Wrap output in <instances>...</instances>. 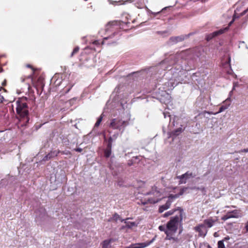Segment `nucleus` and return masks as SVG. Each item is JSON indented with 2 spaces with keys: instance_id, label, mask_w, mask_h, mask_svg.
Listing matches in <instances>:
<instances>
[{
  "instance_id": "f257e3e1",
  "label": "nucleus",
  "mask_w": 248,
  "mask_h": 248,
  "mask_svg": "<svg viewBox=\"0 0 248 248\" xmlns=\"http://www.w3.org/2000/svg\"><path fill=\"white\" fill-rule=\"evenodd\" d=\"M178 215L171 217L166 225V228L170 232V236L176 232L179 223L183 219V209L181 207H178Z\"/></svg>"
},
{
  "instance_id": "f03ea898",
  "label": "nucleus",
  "mask_w": 248,
  "mask_h": 248,
  "mask_svg": "<svg viewBox=\"0 0 248 248\" xmlns=\"http://www.w3.org/2000/svg\"><path fill=\"white\" fill-rule=\"evenodd\" d=\"M16 112L19 115L21 119L26 120V122H28L29 118L28 117L29 111L28 106L26 102L22 101H17L16 102Z\"/></svg>"
},
{
  "instance_id": "7ed1b4c3",
  "label": "nucleus",
  "mask_w": 248,
  "mask_h": 248,
  "mask_svg": "<svg viewBox=\"0 0 248 248\" xmlns=\"http://www.w3.org/2000/svg\"><path fill=\"white\" fill-rule=\"evenodd\" d=\"M129 124L128 121H123L119 118H113L110 120L109 127L112 129H116L119 131L124 129Z\"/></svg>"
},
{
  "instance_id": "20e7f679",
  "label": "nucleus",
  "mask_w": 248,
  "mask_h": 248,
  "mask_svg": "<svg viewBox=\"0 0 248 248\" xmlns=\"http://www.w3.org/2000/svg\"><path fill=\"white\" fill-rule=\"evenodd\" d=\"M147 194L153 196V197H150L147 200L149 203L154 204L158 202L162 199V193L160 190L155 186L152 187L151 190Z\"/></svg>"
},
{
  "instance_id": "39448f33",
  "label": "nucleus",
  "mask_w": 248,
  "mask_h": 248,
  "mask_svg": "<svg viewBox=\"0 0 248 248\" xmlns=\"http://www.w3.org/2000/svg\"><path fill=\"white\" fill-rule=\"evenodd\" d=\"M120 28V22L117 21H112L108 22L106 26V31H112L113 32V35L119 30Z\"/></svg>"
},
{
  "instance_id": "423d86ee",
  "label": "nucleus",
  "mask_w": 248,
  "mask_h": 248,
  "mask_svg": "<svg viewBox=\"0 0 248 248\" xmlns=\"http://www.w3.org/2000/svg\"><path fill=\"white\" fill-rule=\"evenodd\" d=\"M196 174L190 171H187L181 175L176 176V178L179 179V184H185L187 182V180L190 178L195 177Z\"/></svg>"
},
{
  "instance_id": "0eeeda50",
  "label": "nucleus",
  "mask_w": 248,
  "mask_h": 248,
  "mask_svg": "<svg viewBox=\"0 0 248 248\" xmlns=\"http://www.w3.org/2000/svg\"><path fill=\"white\" fill-rule=\"evenodd\" d=\"M178 197L177 195L170 194L168 197V200L164 205L160 206L158 209V212L160 213H162L164 211L167 210L170 207L171 204L173 201V200Z\"/></svg>"
},
{
  "instance_id": "6e6552de",
  "label": "nucleus",
  "mask_w": 248,
  "mask_h": 248,
  "mask_svg": "<svg viewBox=\"0 0 248 248\" xmlns=\"http://www.w3.org/2000/svg\"><path fill=\"white\" fill-rule=\"evenodd\" d=\"M155 238L156 236H155L154 238H152V240L150 241H148L143 243L132 244L129 246L126 247L124 248H145L153 243L155 240Z\"/></svg>"
},
{
  "instance_id": "1a4fd4ad",
  "label": "nucleus",
  "mask_w": 248,
  "mask_h": 248,
  "mask_svg": "<svg viewBox=\"0 0 248 248\" xmlns=\"http://www.w3.org/2000/svg\"><path fill=\"white\" fill-rule=\"evenodd\" d=\"M196 232L199 233V235L202 237H204L207 232V230L204 227V225L200 224L194 228Z\"/></svg>"
},
{
  "instance_id": "9d476101",
  "label": "nucleus",
  "mask_w": 248,
  "mask_h": 248,
  "mask_svg": "<svg viewBox=\"0 0 248 248\" xmlns=\"http://www.w3.org/2000/svg\"><path fill=\"white\" fill-rule=\"evenodd\" d=\"M227 30L228 28H225L223 29H220L218 31H214L212 34L208 35L207 36L206 39L207 41H209L210 39H212L213 37L223 33Z\"/></svg>"
},
{
  "instance_id": "9b49d317",
  "label": "nucleus",
  "mask_w": 248,
  "mask_h": 248,
  "mask_svg": "<svg viewBox=\"0 0 248 248\" xmlns=\"http://www.w3.org/2000/svg\"><path fill=\"white\" fill-rule=\"evenodd\" d=\"M217 220L214 219L212 217H210L207 219L204 220L203 224L202 225H204V227H207L208 228H211L214 224L216 222Z\"/></svg>"
},
{
  "instance_id": "f8f14e48",
  "label": "nucleus",
  "mask_w": 248,
  "mask_h": 248,
  "mask_svg": "<svg viewBox=\"0 0 248 248\" xmlns=\"http://www.w3.org/2000/svg\"><path fill=\"white\" fill-rule=\"evenodd\" d=\"M59 153H60V151H51L50 153H49L46 156H45L44 159L45 160L50 159L51 158L54 157V156H57Z\"/></svg>"
},
{
  "instance_id": "ddd939ff",
  "label": "nucleus",
  "mask_w": 248,
  "mask_h": 248,
  "mask_svg": "<svg viewBox=\"0 0 248 248\" xmlns=\"http://www.w3.org/2000/svg\"><path fill=\"white\" fill-rule=\"evenodd\" d=\"M227 215L228 217L231 216L229 217V218H237L238 216V211L237 210H234L231 212H228L227 213Z\"/></svg>"
},
{
  "instance_id": "4468645a",
  "label": "nucleus",
  "mask_w": 248,
  "mask_h": 248,
  "mask_svg": "<svg viewBox=\"0 0 248 248\" xmlns=\"http://www.w3.org/2000/svg\"><path fill=\"white\" fill-rule=\"evenodd\" d=\"M158 229L162 232H164L166 234L167 237L170 236V232L168 231V229L164 225H160L158 227Z\"/></svg>"
},
{
  "instance_id": "2eb2a0df",
  "label": "nucleus",
  "mask_w": 248,
  "mask_h": 248,
  "mask_svg": "<svg viewBox=\"0 0 248 248\" xmlns=\"http://www.w3.org/2000/svg\"><path fill=\"white\" fill-rule=\"evenodd\" d=\"M186 37V36H183L182 35V36H177V37H172L171 38V40L172 41L175 42H181V41L184 40Z\"/></svg>"
},
{
  "instance_id": "dca6fc26",
  "label": "nucleus",
  "mask_w": 248,
  "mask_h": 248,
  "mask_svg": "<svg viewBox=\"0 0 248 248\" xmlns=\"http://www.w3.org/2000/svg\"><path fill=\"white\" fill-rule=\"evenodd\" d=\"M111 150L112 149L108 148H106V149H104V156L106 158H108L110 156L112 152Z\"/></svg>"
},
{
  "instance_id": "f3484780",
  "label": "nucleus",
  "mask_w": 248,
  "mask_h": 248,
  "mask_svg": "<svg viewBox=\"0 0 248 248\" xmlns=\"http://www.w3.org/2000/svg\"><path fill=\"white\" fill-rule=\"evenodd\" d=\"M176 211H178V208H176V209H172L171 210H170L167 212H166L164 215H163V217H168L170 215H172L174 214V213Z\"/></svg>"
},
{
  "instance_id": "a211bd4d",
  "label": "nucleus",
  "mask_w": 248,
  "mask_h": 248,
  "mask_svg": "<svg viewBox=\"0 0 248 248\" xmlns=\"http://www.w3.org/2000/svg\"><path fill=\"white\" fill-rule=\"evenodd\" d=\"M103 118V114H102L97 119L96 122L94 124V127H97L99 126Z\"/></svg>"
},
{
  "instance_id": "6ab92c4d",
  "label": "nucleus",
  "mask_w": 248,
  "mask_h": 248,
  "mask_svg": "<svg viewBox=\"0 0 248 248\" xmlns=\"http://www.w3.org/2000/svg\"><path fill=\"white\" fill-rule=\"evenodd\" d=\"M229 106H230V104L226 105H222L219 108V110L218 111V113H220V112L224 111L225 110H226V109H227L228 108Z\"/></svg>"
},
{
  "instance_id": "aec40b11",
  "label": "nucleus",
  "mask_w": 248,
  "mask_h": 248,
  "mask_svg": "<svg viewBox=\"0 0 248 248\" xmlns=\"http://www.w3.org/2000/svg\"><path fill=\"white\" fill-rule=\"evenodd\" d=\"M182 132V128H177V129L174 130L173 131H172V134L174 136H177Z\"/></svg>"
},
{
  "instance_id": "412c9836",
  "label": "nucleus",
  "mask_w": 248,
  "mask_h": 248,
  "mask_svg": "<svg viewBox=\"0 0 248 248\" xmlns=\"http://www.w3.org/2000/svg\"><path fill=\"white\" fill-rule=\"evenodd\" d=\"M109 244H110V241L109 240H105L103 242L102 248H108V247L109 246Z\"/></svg>"
},
{
  "instance_id": "4be33fe9",
  "label": "nucleus",
  "mask_w": 248,
  "mask_h": 248,
  "mask_svg": "<svg viewBox=\"0 0 248 248\" xmlns=\"http://www.w3.org/2000/svg\"><path fill=\"white\" fill-rule=\"evenodd\" d=\"M79 47L78 46L75 47L71 54V57H72L74 55L77 54L79 51Z\"/></svg>"
},
{
  "instance_id": "5701e85b",
  "label": "nucleus",
  "mask_w": 248,
  "mask_h": 248,
  "mask_svg": "<svg viewBox=\"0 0 248 248\" xmlns=\"http://www.w3.org/2000/svg\"><path fill=\"white\" fill-rule=\"evenodd\" d=\"M218 248H226L223 241H219L217 242Z\"/></svg>"
},
{
  "instance_id": "b1692460",
  "label": "nucleus",
  "mask_w": 248,
  "mask_h": 248,
  "mask_svg": "<svg viewBox=\"0 0 248 248\" xmlns=\"http://www.w3.org/2000/svg\"><path fill=\"white\" fill-rule=\"evenodd\" d=\"M196 189L197 190H201L203 193V195L206 194V189L204 186H202V187H196Z\"/></svg>"
},
{
  "instance_id": "393cba45",
  "label": "nucleus",
  "mask_w": 248,
  "mask_h": 248,
  "mask_svg": "<svg viewBox=\"0 0 248 248\" xmlns=\"http://www.w3.org/2000/svg\"><path fill=\"white\" fill-rule=\"evenodd\" d=\"M166 239H169V240H172L173 241H176V242H178V239L177 238H175V237H173L171 236H170L169 237H168L167 236L166 237Z\"/></svg>"
},
{
  "instance_id": "a878e982",
  "label": "nucleus",
  "mask_w": 248,
  "mask_h": 248,
  "mask_svg": "<svg viewBox=\"0 0 248 248\" xmlns=\"http://www.w3.org/2000/svg\"><path fill=\"white\" fill-rule=\"evenodd\" d=\"M60 153H61V154L62 155H71V153L70 151H60Z\"/></svg>"
},
{
  "instance_id": "bb28decb",
  "label": "nucleus",
  "mask_w": 248,
  "mask_h": 248,
  "mask_svg": "<svg viewBox=\"0 0 248 248\" xmlns=\"http://www.w3.org/2000/svg\"><path fill=\"white\" fill-rule=\"evenodd\" d=\"M187 189V188L185 187V188H183L182 189H181L180 192H179V194L178 195V196H179V195H182L183 194V193H184V192L185 191V190Z\"/></svg>"
},
{
  "instance_id": "cd10ccee",
  "label": "nucleus",
  "mask_w": 248,
  "mask_h": 248,
  "mask_svg": "<svg viewBox=\"0 0 248 248\" xmlns=\"http://www.w3.org/2000/svg\"><path fill=\"white\" fill-rule=\"evenodd\" d=\"M111 3H117L121 2L122 0H108Z\"/></svg>"
},
{
  "instance_id": "c85d7f7f",
  "label": "nucleus",
  "mask_w": 248,
  "mask_h": 248,
  "mask_svg": "<svg viewBox=\"0 0 248 248\" xmlns=\"http://www.w3.org/2000/svg\"><path fill=\"white\" fill-rule=\"evenodd\" d=\"M230 216L228 217V215L226 214V215H224L221 217V219L223 221H226V220L229 219V217Z\"/></svg>"
},
{
  "instance_id": "c756f323",
  "label": "nucleus",
  "mask_w": 248,
  "mask_h": 248,
  "mask_svg": "<svg viewBox=\"0 0 248 248\" xmlns=\"http://www.w3.org/2000/svg\"><path fill=\"white\" fill-rule=\"evenodd\" d=\"M235 153H241L242 152H245V153H247V152H248V148H247V149H244L243 150H241L240 151H239L238 152L237 151H235Z\"/></svg>"
},
{
  "instance_id": "7c9ffc66",
  "label": "nucleus",
  "mask_w": 248,
  "mask_h": 248,
  "mask_svg": "<svg viewBox=\"0 0 248 248\" xmlns=\"http://www.w3.org/2000/svg\"><path fill=\"white\" fill-rule=\"evenodd\" d=\"M230 61H231L230 57L228 58L227 61L226 62V65L229 67H230Z\"/></svg>"
},
{
  "instance_id": "2f4dec72",
  "label": "nucleus",
  "mask_w": 248,
  "mask_h": 248,
  "mask_svg": "<svg viewBox=\"0 0 248 248\" xmlns=\"http://www.w3.org/2000/svg\"><path fill=\"white\" fill-rule=\"evenodd\" d=\"M112 143L111 142H107V145L106 148L112 149Z\"/></svg>"
},
{
  "instance_id": "473e14b6",
  "label": "nucleus",
  "mask_w": 248,
  "mask_h": 248,
  "mask_svg": "<svg viewBox=\"0 0 248 248\" xmlns=\"http://www.w3.org/2000/svg\"><path fill=\"white\" fill-rule=\"evenodd\" d=\"M93 45H95L96 46L100 45V43L98 40H95V41H93Z\"/></svg>"
},
{
  "instance_id": "72a5a7b5",
  "label": "nucleus",
  "mask_w": 248,
  "mask_h": 248,
  "mask_svg": "<svg viewBox=\"0 0 248 248\" xmlns=\"http://www.w3.org/2000/svg\"><path fill=\"white\" fill-rule=\"evenodd\" d=\"M113 140V138L112 137H109L107 140V142H111L112 143Z\"/></svg>"
},
{
  "instance_id": "f704fd0d",
  "label": "nucleus",
  "mask_w": 248,
  "mask_h": 248,
  "mask_svg": "<svg viewBox=\"0 0 248 248\" xmlns=\"http://www.w3.org/2000/svg\"><path fill=\"white\" fill-rule=\"evenodd\" d=\"M74 150L78 152H81L82 151V149H81L80 148H77L74 149Z\"/></svg>"
},
{
  "instance_id": "c9c22d12",
  "label": "nucleus",
  "mask_w": 248,
  "mask_h": 248,
  "mask_svg": "<svg viewBox=\"0 0 248 248\" xmlns=\"http://www.w3.org/2000/svg\"><path fill=\"white\" fill-rule=\"evenodd\" d=\"M27 67H29V68H31L32 70V73H34V68L32 67V66H31V65L30 64H28L27 65Z\"/></svg>"
},
{
  "instance_id": "e433bc0d",
  "label": "nucleus",
  "mask_w": 248,
  "mask_h": 248,
  "mask_svg": "<svg viewBox=\"0 0 248 248\" xmlns=\"http://www.w3.org/2000/svg\"><path fill=\"white\" fill-rule=\"evenodd\" d=\"M130 225L128 224L127 226H135V223L134 222H129Z\"/></svg>"
},
{
  "instance_id": "4c0bfd02",
  "label": "nucleus",
  "mask_w": 248,
  "mask_h": 248,
  "mask_svg": "<svg viewBox=\"0 0 248 248\" xmlns=\"http://www.w3.org/2000/svg\"><path fill=\"white\" fill-rule=\"evenodd\" d=\"M229 239H230L229 236H227L224 237V239L223 240H222L221 241H223V242H224V241H226L227 240H228Z\"/></svg>"
},
{
  "instance_id": "58836bf2",
  "label": "nucleus",
  "mask_w": 248,
  "mask_h": 248,
  "mask_svg": "<svg viewBox=\"0 0 248 248\" xmlns=\"http://www.w3.org/2000/svg\"><path fill=\"white\" fill-rule=\"evenodd\" d=\"M166 8H164L162 9V10H161V11H160V12H156V13H154L155 15H156L158 14L159 13H160V12H163V11L164 10H165L166 9Z\"/></svg>"
},
{
  "instance_id": "ea45409f",
  "label": "nucleus",
  "mask_w": 248,
  "mask_h": 248,
  "mask_svg": "<svg viewBox=\"0 0 248 248\" xmlns=\"http://www.w3.org/2000/svg\"><path fill=\"white\" fill-rule=\"evenodd\" d=\"M245 228H246L247 232H248V221L246 223Z\"/></svg>"
},
{
  "instance_id": "a19ab883",
  "label": "nucleus",
  "mask_w": 248,
  "mask_h": 248,
  "mask_svg": "<svg viewBox=\"0 0 248 248\" xmlns=\"http://www.w3.org/2000/svg\"><path fill=\"white\" fill-rule=\"evenodd\" d=\"M71 88H72V86H70L68 89H65V93H67L68 92H69V91L70 90V89H71Z\"/></svg>"
},
{
  "instance_id": "79ce46f5",
  "label": "nucleus",
  "mask_w": 248,
  "mask_h": 248,
  "mask_svg": "<svg viewBox=\"0 0 248 248\" xmlns=\"http://www.w3.org/2000/svg\"><path fill=\"white\" fill-rule=\"evenodd\" d=\"M109 37H105L104 38V40L102 42L101 44L102 45H103L104 44V40H107Z\"/></svg>"
},
{
  "instance_id": "37998d69",
  "label": "nucleus",
  "mask_w": 248,
  "mask_h": 248,
  "mask_svg": "<svg viewBox=\"0 0 248 248\" xmlns=\"http://www.w3.org/2000/svg\"><path fill=\"white\" fill-rule=\"evenodd\" d=\"M118 135V134L117 133V134H115L113 135V137L115 139H116L117 138Z\"/></svg>"
},
{
  "instance_id": "c03bdc74",
  "label": "nucleus",
  "mask_w": 248,
  "mask_h": 248,
  "mask_svg": "<svg viewBox=\"0 0 248 248\" xmlns=\"http://www.w3.org/2000/svg\"><path fill=\"white\" fill-rule=\"evenodd\" d=\"M203 113H208V114H210V112H208V111H206V110H205L204 111H203Z\"/></svg>"
},
{
  "instance_id": "a18cd8bd",
  "label": "nucleus",
  "mask_w": 248,
  "mask_h": 248,
  "mask_svg": "<svg viewBox=\"0 0 248 248\" xmlns=\"http://www.w3.org/2000/svg\"><path fill=\"white\" fill-rule=\"evenodd\" d=\"M207 248H212L209 245H208Z\"/></svg>"
},
{
  "instance_id": "49530a36",
  "label": "nucleus",
  "mask_w": 248,
  "mask_h": 248,
  "mask_svg": "<svg viewBox=\"0 0 248 248\" xmlns=\"http://www.w3.org/2000/svg\"><path fill=\"white\" fill-rule=\"evenodd\" d=\"M234 19H233L232 21L230 23H229V25L230 26L231 25V24L233 22Z\"/></svg>"
},
{
  "instance_id": "de8ad7c7",
  "label": "nucleus",
  "mask_w": 248,
  "mask_h": 248,
  "mask_svg": "<svg viewBox=\"0 0 248 248\" xmlns=\"http://www.w3.org/2000/svg\"><path fill=\"white\" fill-rule=\"evenodd\" d=\"M115 217H119V215L117 214H115L114 215Z\"/></svg>"
},
{
  "instance_id": "09e8293b",
  "label": "nucleus",
  "mask_w": 248,
  "mask_h": 248,
  "mask_svg": "<svg viewBox=\"0 0 248 248\" xmlns=\"http://www.w3.org/2000/svg\"><path fill=\"white\" fill-rule=\"evenodd\" d=\"M147 203V202H143V204H146V203Z\"/></svg>"
},
{
  "instance_id": "8fccbe9b",
  "label": "nucleus",
  "mask_w": 248,
  "mask_h": 248,
  "mask_svg": "<svg viewBox=\"0 0 248 248\" xmlns=\"http://www.w3.org/2000/svg\"><path fill=\"white\" fill-rule=\"evenodd\" d=\"M247 10L245 11L244 12V14H245V13L247 12Z\"/></svg>"
}]
</instances>
